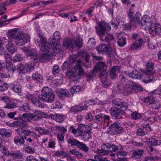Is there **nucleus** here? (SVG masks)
I'll list each match as a JSON object with an SVG mask.
<instances>
[{
    "label": "nucleus",
    "instance_id": "obj_63",
    "mask_svg": "<svg viewBox=\"0 0 161 161\" xmlns=\"http://www.w3.org/2000/svg\"><path fill=\"white\" fill-rule=\"evenodd\" d=\"M80 87L79 86H73L70 89V92L73 95L75 92L77 93L79 92Z\"/></svg>",
    "mask_w": 161,
    "mask_h": 161
},
{
    "label": "nucleus",
    "instance_id": "obj_29",
    "mask_svg": "<svg viewBox=\"0 0 161 161\" xmlns=\"http://www.w3.org/2000/svg\"><path fill=\"white\" fill-rule=\"evenodd\" d=\"M143 154V150L140 149H137L135 150L132 153L131 157L135 159L140 158Z\"/></svg>",
    "mask_w": 161,
    "mask_h": 161
},
{
    "label": "nucleus",
    "instance_id": "obj_1",
    "mask_svg": "<svg viewBox=\"0 0 161 161\" xmlns=\"http://www.w3.org/2000/svg\"><path fill=\"white\" fill-rule=\"evenodd\" d=\"M83 62V61L81 59H79L76 61L75 59L69 60L68 61H65L62 66V69L63 70L69 68L74 64L75 63L76 65L73 69H70L67 71L66 73L65 77L74 82H77L79 81L81 76L84 73L82 68L80 66V65H82Z\"/></svg>",
    "mask_w": 161,
    "mask_h": 161
},
{
    "label": "nucleus",
    "instance_id": "obj_27",
    "mask_svg": "<svg viewBox=\"0 0 161 161\" xmlns=\"http://www.w3.org/2000/svg\"><path fill=\"white\" fill-rule=\"evenodd\" d=\"M96 73L93 69L92 71L87 72L86 75L87 81L89 83L93 82L96 78Z\"/></svg>",
    "mask_w": 161,
    "mask_h": 161
},
{
    "label": "nucleus",
    "instance_id": "obj_5",
    "mask_svg": "<svg viewBox=\"0 0 161 161\" xmlns=\"http://www.w3.org/2000/svg\"><path fill=\"white\" fill-rule=\"evenodd\" d=\"M38 98L41 101L51 103L54 101L55 95L51 88L44 87L42 89L41 94L39 95Z\"/></svg>",
    "mask_w": 161,
    "mask_h": 161
},
{
    "label": "nucleus",
    "instance_id": "obj_42",
    "mask_svg": "<svg viewBox=\"0 0 161 161\" xmlns=\"http://www.w3.org/2000/svg\"><path fill=\"white\" fill-rule=\"evenodd\" d=\"M58 93V95L60 97L65 96L67 97H70V95L69 92L66 89H62L61 91H59Z\"/></svg>",
    "mask_w": 161,
    "mask_h": 161
},
{
    "label": "nucleus",
    "instance_id": "obj_43",
    "mask_svg": "<svg viewBox=\"0 0 161 161\" xmlns=\"http://www.w3.org/2000/svg\"><path fill=\"white\" fill-rule=\"evenodd\" d=\"M26 70V73L32 71L34 68L33 64L30 62L24 64Z\"/></svg>",
    "mask_w": 161,
    "mask_h": 161
},
{
    "label": "nucleus",
    "instance_id": "obj_47",
    "mask_svg": "<svg viewBox=\"0 0 161 161\" xmlns=\"http://www.w3.org/2000/svg\"><path fill=\"white\" fill-rule=\"evenodd\" d=\"M20 111L27 112L29 111L30 108L29 107V104L28 103H25L22 104L19 108Z\"/></svg>",
    "mask_w": 161,
    "mask_h": 161
},
{
    "label": "nucleus",
    "instance_id": "obj_60",
    "mask_svg": "<svg viewBox=\"0 0 161 161\" xmlns=\"http://www.w3.org/2000/svg\"><path fill=\"white\" fill-rule=\"evenodd\" d=\"M86 125H83L82 124H80L78 126V133L80 135H82L83 133V130H84Z\"/></svg>",
    "mask_w": 161,
    "mask_h": 161
},
{
    "label": "nucleus",
    "instance_id": "obj_34",
    "mask_svg": "<svg viewBox=\"0 0 161 161\" xmlns=\"http://www.w3.org/2000/svg\"><path fill=\"white\" fill-rule=\"evenodd\" d=\"M129 77L133 79H140L141 78L142 75L141 73L139 72L134 70L131 73H129L128 74Z\"/></svg>",
    "mask_w": 161,
    "mask_h": 161
},
{
    "label": "nucleus",
    "instance_id": "obj_12",
    "mask_svg": "<svg viewBox=\"0 0 161 161\" xmlns=\"http://www.w3.org/2000/svg\"><path fill=\"white\" fill-rule=\"evenodd\" d=\"M116 91L118 94H122L124 96H127L130 94V86H125L123 85L118 84L115 88Z\"/></svg>",
    "mask_w": 161,
    "mask_h": 161
},
{
    "label": "nucleus",
    "instance_id": "obj_57",
    "mask_svg": "<svg viewBox=\"0 0 161 161\" xmlns=\"http://www.w3.org/2000/svg\"><path fill=\"white\" fill-rule=\"evenodd\" d=\"M150 20L149 17L148 15H144L142 17L141 20L140 19V23L143 25V24L144 25L145 23H149Z\"/></svg>",
    "mask_w": 161,
    "mask_h": 161
},
{
    "label": "nucleus",
    "instance_id": "obj_59",
    "mask_svg": "<svg viewBox=\"0 0 161 161\" xmlns=\"http://www.w3.org/2000/svg\"><path fill=\"white\" fill-rule=\"evenodd\" d=\"M17 107L16 103H15L12 102L10 101L8 103L6 106L4 107V108H6L11 109Z\"/></svg>",
    "mask_w": 161,
    "mask_h": 161
},
{
    "label": "nucleus",
    "instance_id": "obj_20",
    "mask_svg": "<svg viewBox=\"0 0 161 161\" xmlns=\"http://www.w3.org/2000/svg\"><path fill=\"white\" fill-rule=\"evenodd\" d=\"M126 37L125 34L119 33L118 35L117 43L120 47H123L126 44Z\"/></svg>",
    "mask_w": 161,
    "mask_h": 161
},
{
    "label": "nucleus",
    "instance_id": "obj_2",
    "mask_svg": "<svg viewBox=\"0 0 161 161\" xmlns=\"http://www.w3.org/2000/svg\"><path fill=\"white\" fill-rule=\"evenodd\" d=\"M112 103L114 107V108H111L110 110L112 117L115 119L121 118L122 116L125 114V111L128 107V103L119 99H113Z\"/></svg>",
    "mask_w": 161,
    "mask_h": 161
},
{
    "label": "nucleus",
    "instance_id": "obj_35",
    "mask_svg": "<svg viewBox=\"0 0 161 161\" xmlns=\"http://www.w3.org/2000/svg\"><path fill=\"white\" fill-rule=\"evenodd\" d=\"M80 142L73 137L70 136L68 138L67 142L69 144H70L71 146H74L77 147Z\"/></svg>",
    "mask_w": 161,
    "mask_h": 161
},
{
    "label": "nucleus",
    "instance_id": "obj_54",
    "mask_svg": "<svg viewBox=\"0 0 161 161\" xmlns=\"http://www.w3.org/2000/svg\"><path fill=\"white\" fill-rule=\"evenodd\" d=\"M22 133L25 136H26L27 137L30 136L32 135H34L36 134L33 132L29 130L28 129H22L21 130Z\"/></svg>",
    "mask_w": 161,
    "mask_h": 161
},
{
    "label": "nucleus",
    "instance_id": "obj_15",
    "mask_svg": "<svg viewBox=\"0 0 161 161\" xmlns=\"http://www.w3.org/2000/svg\"><path fill=\"white\" fill-rule=\"evenodd\" d=\"M129 72L127 71H122L121 73L119 75V79L120 82L124 84H125L127 86H130V83L132 81V80H128L127 79V77L129 76Z\"/></svg>",
    "mask_w": 161,
    "mask_h": 161
},
{
    "label": "nucleus",
    "instance_id": "obj_48",
    "mask_svg": "<svg viewBox=\"0 0 161 161\" xmlns=\"http://www.w3.org/2000/svg\"><path fill=\"white\" fill-rule=\"evenodd\" d=\"M77 147L79 148V149L82 150V151L85 152V153L87 152L89 149V147L86 144L80 142Z\"/></svg>",
    "mask_w": 161,
    "mask_h": 161
},
{
    "label": "nucleus",
    "instance_id": "obj_9",
    "mask_svg": "<svg viewBox=\"0 0 161 161\" xmlns=\"http://www.w3.org/2000/svg\"><path fill=\"white\" fill-rule=\"evenodd\" d=\"M62 40L60 34L58 31H56L53 34V36H51L48 39V42L51 44L53 45L56 48Z\"/></svg>",
    "mask_w": 161,
    "mask_h": 161
},
{
    "label": "nucleus",
    "instance_id": "obj_32",
    "mask_svg": "<svg viewBox=\"0 0 161 161\" xmlns=\"http://www.w3.org/2000/svg\"><path fill=\"white\" fill-rule=\"evenodd\" d=\"M32 78L36 80L37 83H42L43 81L42 76L38 72H36L32 74Z\"/></svg>",
    "mask_w": 161,
    "mask_h": 161
},
{
    "label": "nucleus",
    "instance_id": "obj_22",
    "mask_svg": "<svg viewBox=\"0 0 161 161\" xmlns=\"http://www.w3.org/2000/svg\"><path fill=\"white\" fill-rule=\"evenodd\" d=\"M73 40L72 38L68 37L64 38L63 41V46L66 48L70 47L73 48L74 47Z\"/></svg>",
    "mask_w": 161,
    "mask_h": 161
},
{
    "label": "nucleus",
    "instance_id": "obj_51",
    "mask_svg": "<svg viewBox=\"0 0 161 161\" xmlns=\"http://www.w3.org/2000/svg\"><path fill=\"white\" fill-rule=\"evenodd\" d=\"M55 155L58 157L62 156L63 158H66L69 156V153L63 151H59L55 152Z\"/></svg>",
    "mask_w": 161,
    "mask_h": 161
},
{
    "label": "nucleus",
    "instance_id": "obj_21",
    "mask_svg": "<svg viewBox=\"0 0 161 161\" xmlns=\"http://www.w3.org/2000/svg\"><path fill=\"white\" fill-rule=\"evenodd\" d=\"M26 56L27 58L32 60L35 61H38V55L37 52L35 49H31L30 52L27 54H26Z\"/></svg>",
    "mask_w": 161,
    "mask_h": 161
},
{
    "label": "nucleus",
    "instance_id": "obj_25",
    "mask_svg": "<svg viewBox=\"0 0 161 161\" xmlns=\"http://www.w3.org/2000/svg\"><path fill=\"white\" fill-rule=\"evenodd\" d=\"M96 49L97 50L98 53L100 54L107 53L108 51L109 48L105 44H102L96 46Z\"/></svg>",
    "mask_w": 161,
    "mask_h": 161
},
{
    "label": "nucleus",
    "instance_id": "obj_13",
    "mask_svg": "<svg viewBox=\"0 0 161 161\" xmlns=\"http://www.w3.org/2000/svg\"><path fill=\"white\" fill-rule=\"evenodd\" d=\"M111 144L109 143H103L101 146V149H97V152L100 155H108L110 152Z\"/></svg>",
    "mask_w": 161,
    "mask_h": 161
},
{
    "label": "nucleus",
    "instance_id": "obj_31",
    "mask_svg": "<svg viewBox=\"0 0 161 161\" xmlns=\"http://www.w3.org/2000/svg\"><path fill=\"white\" fill-rule=\"evenodd\" d=\"M52 55H53L47 53H42L39 55H38V61H41V62H45L46 60L48 59L49 56Z\"/></svg>",
    "mask_w": 161,
    "mask_h": 161
},
{
    "label": "nucleus",
    "instance_id": "obj_58",
    "mask_svg": "<svg viewBox=\"0 0 161 161\" xmlns=\"http://www.w3.org/2000/svg\"><path fill=\"white\" fill-rule=\"evenodd\" d=\"M110 23L113 27L115 29H117L119 25V21L118 19H115L112 20Z\"/></svg>",
    "mask_w": 161,
    "mask_h": 161
},
{
    "label": "nucleus",
    "instance_id": "obj_55",
    "mask_svg": "<svg viewBox=\"0 0 161 161\" xmlns=\"http://www.w3.org/2000/svg\"><path fill=\"white\" fill-rule=\"evenodd\" d=\"M31 102L36 107L38 108L42 107V106L40 101L35 97L32 99Z\"/></svg>",
    "mask_w": 161,
    "mask_h": 161
},
{
    "label": "nucleus",
    "instance_id": "obj_10",
    "mask_svg": "<svg viewBox=\"0 0 161 161\" xmlns=\"http://www.w3.org/2000/svg\"><path fill=\"white\" fill-rule=\"evenodd\" d=\"M149 31L151 36L154 35V34L158 35H161V26L159 24L151 23L149 28Z\"/></svg>",
    "mask_w": 161,
    "mask_h": 161
},
{
    "label": "nucleus",
    "instance_id": "obj_23",
    "mask_svg": "<svg viewBox=\"0 0 161 161\" xmlns=\"http://www.w3.org/2000/svg\"><path fill=\"white\" fill-rule=\"evenodd\" d=\"M107 66L106 63L103 62H98L93 68V71L96 72L106 69Z\"/></svg>",
    "mask_w": 161,
    "mask_h": 161
},
{
    "label": "nucleus",
    "instance_id": "obj_37",
    "mask_svg": "<svg viewBox=\"0 0 161 161\" xmlns=\"http://www.w3.org/2000/svg\"><path fill=\"white\" fill-rule=\"evenodd\" d=\"M14 143L19 146L24 145L25 143L24 137L22 136L21 138H19L18 136H16L14 138Z\"/></svg>",
    "mask_w": 161,
    "mask_h": 161
},
{
    "label": "nucleus",
    "instance_id": "obj_18",
    "mask_svg": "<svg viewBox=\"0 0 161 161\" xmlns=\"http://www.w3.org/2000/svg\"><path fill=\"white\" fill-rule=\"evenodd\" d=\"M120 71V66L118 65L113 66L110 70V78L112 79L115 78Z\"/></svg>",
    "mask_w": 161,
    "mask_h": 161
},
{
    "label": "nucleus",
    "instance_id": "obj_49",
    "mask_svg": "<svg viewBox=\"0 0 161 161\" xmlns=\"http://www.w3.org/2000/svg\"><path fill=\"white\" fill-rule=\"evenodd\" d=\"M69 152L73 155L76 156L79 159H81L83 157V154L75 149H72L69 151Z\"/></svg>",
    "mask_w": 161,
    "mask_h": 161
},
{
    "label": "nucleus",
    "instance_id": "obj_36",
    "mask_svg": "<svg viewBox=\"0 0 161 161\" xmlns=\"http://www.w3.org/2000/svg\"><path fill=\"white\" fill-rule=\"evenodd\" d=\"M127 152L125 151H124V150H119V151L116 153V154L117 156L119 158L120 161H124L125 159L124 158H122V157L126 156L127 154Z\"/></svg>",
    "mask_w": 161,
    "mask_h": 161
},
{
    "label": "nucleus",
    "instance_id": "obj_26",
    "mask_svg": "<svg viewBox=\"0 0 161 161\" xmlns=\"http://www.w3.org/2000/svg\"><path fill=\"white\" fill-rule=\"evenodd\" d=\"M14 125L16 126H17L20 127V128L23 129V128L26 129L29 127L28 123L23 119H21L19 120H16L14 122Z\"/></svg>",
    "mask_w": 161,
    "mask_h": 161
},
{
    "label": "nucleus",
    "instance_id": "obj_11",
    "mask_svg": "<svg viewBox=\"0 0 161 161\" xmlns=\"http://www.w3.org/2000/svg\"><path fill=\"white\" fill-rule=\"evenodd\" d=\"M99 76L102 83V86L104 87H107L110 85V83L107 80L108 76L106 69L99 71Z\"/></svg>",
    "mask_w": 161,
    "mask_h": 161
},
{
    "label": "nucleus",
    "instance_id": "obj_24",
    "mask_svg": "<svg viewBox=\"0 0 161 161\" xmlns=\"http://www.w3.org/2000/svg\"><path fill=\"white\" fill-rule=\"evenodd\" d=\"M143 40L141 38L136 40L131 45L130 49L132 50H138L140 49L143 44Z\"/></svg>",
    "mask_w": 161,
    "mask_h": 161
},
{
    "label": "nucleus",
    "instance_id": "obj_46",
    "mask_svg": "<svg viewBox=\"0 0 161 161\" xmlns=\"http://www.w3.org/2000/svg\"><path fill=\"white\" fill-rule=\"evenodd\" d=\"M17 69L19 74H23L26 73L24 64H19L17 67Z\"/></svg>",
    "mask_w": 161,
    "mask_h": 161
},
{
    "label": "nucleus",
    "instance_id": "obj_62",
    "mask_svg": "<svg viewBox=\"0 0 161 161\" xmlns=\"http://www.w3.org/2000/svg\"><path fill=\"white\" fill-rule=\"evenodd\" d=\"M95 44L96 41L95 39L93 38H92L89 40L87 44L89 47L92 48L95 46Z\"/></svg>",
    "mask_w": 161,
    "mask_h": 161
},
{
    "label": "nucleus",
    "instance_id": "obj_8",
    "mask_svg": "<svg viewBox=\"0 0 161 161\" xmlns=\"http://www.w3.org/2000/svg\"><path fill=\"white\" fill-rule=\"evenodd\" d=\"M43 113L40 111L36 110L34 114H23L22 116L27 122H31V120H39L42 119L41 115Z\"/></svg>",
    "mask_w": 161,
    "mask_h": 161
},
{
    "label": "nucleus",
    "instance_id": "obj_4",
    "mask_svg": "<svg viewBox=\"0 0 161 161\" xmlns=\"http://www.w3.org/2000/svg\"><path fill=\"white\" fill-rule=\"evenodd\" d=\"M38 37L41 42V52L52 55L57 53V48L56 47L48 42L47 43V40L42 35H39Z\"/></svg>",
    "mask_w": 161,
    "mask_h": 161
},
{
    "label": "nucleus",
    "instance_id": "obj_50",
    "mask_svg": "<svg viewBox=\"0 0 161 161\" xmlns=\"http://www.w3.org/2000/svg\"><path fill=\"white\" fill-rule=\"evenodd\" d=\"M0 151L6 156H9V154H10L8 149L2 145L0 146Z\"/></svg>",
    "mask_w": 161,
    "mask_h": 161
},
{
    "label": "nucleus",
    "instance_id": "obj_28",
    "mask_svg": "<svg viewBox=\"0 0 161 161\" xmlns=\"http://www.w3.org/2000/svg\"><path fill=\"white\" fill-rule=\"evenodd\" d=\"M64 115H61L58 114H51V118L56 120V122L59 123L62 122L64 119Z\"/></svg>",
    "mask_w": 161,
    "mask_h": 161
},
{
    "label": "nucleus",
    "instance_id": "obj_14",
    "mask_svg": "<svg viewBox=\"0 0 161 161\" xmlns=\"http://www.w3.org/2000/svg\"><path fill=\"white\" fill-rule=\"evenodd\" d=\"M141 14L139 12L136 13L135 15L134 18L129 20V24L126 26L128 29H130L131 26L136 27L140 23Z\"/></svg>",
    "mask_w": 161,
    "mask_h": 161
},
{
    "label": "nucleus",
    "instance_id": "obj_17",
    "mask_svg": "<svg viewBox=\"0 0 161 161\" xmlns=\"http://www.w3.org/2000/svg\"><path fill=\"white\" fill-rule=\"evenodd\" d=\"M130 94L132 93H137L142 92L143 88L140 85H137L132 81L130 85Z\"/></svg>",
    "mask_w": 161,
    "mask_h": 161
},
{
    "label": "nucleus",
    "instance_id": "obj_30",
    "mask_svg": "<svg viewBox=\"0 0 161 161\" xmlns=\"http://www.w3.org/2000/svg\"><path fill=\"white\" fill-rule=\"evenodd\" d=\"M0 135L3 137L8 138L11 135V131L9 129H0Z\"/></svg>",
    "mask_w": 161,
    "mask_h": 161
},
{
    "label": "nucleus",
    "instance_id": "obj_33",
    "mask_svg": "<svg viewBox=\"0 0 161 161\" xmlns=\"http://www.w3.org/2000/svg\"><path fill=\"white\" fill-rule=\"evenodd\" d=\"M6 48L7 50L12 54L16 52L17 47L11 42H9Z\"/></svg>",
    "mask_w": 161,
    "mask_h": 161
},
{
    "label": "nucleus",
    "instance_id": "obj_6",
    "mask_svg": "<svg viewBox=\"0 0 161 161\" xmlns=\"http://www.w3.org/2000/svg\"><path fill=\"white\" fill-rule=\"evenodd\" d=\"M97 34L101 39L103 38L105 35V31H109L111 29V27L108 24L103 21H101L97 26L95 27Z\"/></svg>",
    "mask_w": 161,
    "mask_h": 161
},
{
    "label": "nucleus",
    "instance_id": "obj_52",
    "mask_svg": "<svg viewBox=\"0 0 161 161\" xmlns=\"http://www.w3.org/2000/svg\"><path fill=\"white\" fill-rule=\"evenodd\" d=\"M9 43L8 40L5 37H3L0 39V46L3 47H6Z\"/></svg>",
    "mask_w": 161,
    "mask_h": 161
},
{
    "label": "nucleus",
    "instance_id": "obj_41",
    "mask_svg": "<svg viewBox=\"0 0 161 161\" xmlns=\"http://www.w3.org/2000/svg\"><path fill=\"white\" fill-rule=\"evenodd\" d=\"M74 47H81L83 46L82 41L80 39L79 36H76V39L73 40Z\"/></svg>",
    "mask_w": 161,
    "mask_h": 161
},
{
    "label": "nucleus",
    "instance_id": "obj_61",
    "mask_svg": "<svg viewBox=\"0 0 161 161\" xmlns=\"http://www.w3.org/2000/svg\"><path fill=\"white\" fill-rule=\"evenodd\" d=\"M9 5V3H8V1L1 3L0 5V11L2 12L3 10H6L7 8L5 6Z\"/></svg>",
    "mask_w": 161,
    "mask_h": 161
},
{
    "label": "nucleus",
    "instance_id": "obj_16",
    "mask_svg": "<svg viewBox=\"0 0 161 161\" xmlns=\"http://www.w3.org/2000/svg\"><path fill=\"white\" fill-rule=\"evenodd\" d=\"M103 41L106 42L108 45L111 47H114L116 40L115 38L112 34H107L105 37Z\"/></svg>",
    "mask_w": 161,
    "mask_h": 161
},
{
    "label": "nucleus",
    "instance_id": "obj_40",
    "mask_svg": "<svg viewBox=\"0 0 161 161\" xmlns=\"http://www.w3.org/2000/svg\"><path fill=\"white\" fill-rule=\"evenodd\" d=\"M154 69V62L149 60L146 64V69L148 72L152 71Z\"/></svg>",
    "mask_w": 161,
    "mask_h": 161
},
{
    "label": "nucleus",
    "instance_id": "obj_38",
    "mask_svg": "<svg viewBox=\"0 0 161 161\" xmlns=\"http://www.w3.org/2000/svg\"><path fill=\"white\" fill-rule=\"evenodd\" d=\"M149 145L158 146L161 144V140H158L155 138H151L148 142Z\"/></svg>",
    "mask_w": 161,
    "mask_h": 161
},
{
    "label": "nucleus",
    "instance_id": "obj_56",
    "mask_svg": "<svg viewBox=\"0 0 161 161\" xmlns=\"http://www.w3.org/2000/svg\"><path fill=\"white\" fill-rule=\"evenodd\" d=\"M29 136V137H28V136H24V140H26L29 142H31L37 138V136L36 134H35Z\"/></svg>",
    "mask_w": 161,
    "mask_h": 161
},
{
    "label": "nucleus",
    "instance_id": "obj_45",
    "mask_svg": "<svg viewBox=\"0 0 161 161\" xmlns=\"http://www.w3.org/2000/svg\"><path fill=\"white\" fill-rule=\"evenodd\" d=\"M35 130L39 132V133L42 135L48 134L49 133L50 130L41 127H36Z\"/></svg>",
    "mask_w": 161,
    "mask_h": 161
},
{
    "label": "nucleus",
    "instance_id": "obj_39",
    "mask_svg": "<svg viewBox=\"0 0 161 161\" xmlns=\"http://www.w3.org/2000/svg\"><path fill=\"white\" fill-rule=\"evenodd\" d=\"M21 86L19 83L14 82L11 87L12 90L15 92L19 93L21 91Z\"/></svg>",
    "mask_w": 161,
    "mask_h": 161
},
{
    "label": "nucleus",
    "instance_id": "obj_7",
    "mask_svg": "<svg viewBox=\"0 0 161 161\" xmlns=\"http://www.w3.org/2000/svg\"><path fill=\"white\" fill-rule=\"evenodd\" d=\"M109 133L112 135H114L123 132L124 130L122 126L121 123L116 121L111 124L109 128Z\"/></svg>",
    "mask_w": 161,
    "mask_h": 161
},
{
    "label": "nucleus",
    "instance_id": "obj_53",
    "mask_svg": "<svg viewBox=\"0 0 161 161\" xmlns=\"http://www.w3.org/2000/svg\"><path fill=\"white\" fill-rule=\"evenodd\" d=\"M144 101L148 105L152 104L155 102V100L152 97H148L144 98Z\"/></svg>",
    "mask_w": 161,
    "mask_h": 161
},
{
    "label": "nucleus",
    "instance_id": "obj_44",
    "mask_svg": "<svg viewBox=\"0 0 161 161\" xmlns=\"http://www.w3.org/2000/svg\"><path fill=\"white\" fill-rule=\"evenodd\" d=\"M5 66L6 69L10 73L13 74L16 70V67L15 65L10 63L7 64Z\"/></svg>",
    "mask_w": 161,
    "mask_h": 161
},
{
    "label": "nucleus",
    "instance_id": "obj_19",
    "mask_svg": "<svg viewBox=\"0 0 161 161\" xmlns=\"http://www.w3.org/2000/svg\"><path fill=\"white\" fill-rule=\"evenodd\" d=\"M9 156L14 159H22L24 157V154L20 150L12 151L9 154Z\"/></svg>",
    "mask_w": 161,
    "mask_h": 161
},
{
    "label": "nucleus",
    "instance_id": "obj_64",
    "mask_svg": "<svg viewBox=\"0 0 161 161\" xmlns=\"http://www.w3.org/2000/svg\"><path fill=\"white\" fill-rule=\"evenodd\" d=\"M136 133L138 135L141 136H144L147 134V132L145 131L143 128H139L137 130Z\"/></svg>",
    "mask_w": 161,
    "mask_h": 161
},
{
    "label": "nucleus",
    "instance_id": "obj_3",
    "mask_svg": "<svg viewBox=\"0 0 161 161\" xmlns=\"http://www.w3.org/2000/svg\"><path fill=\"white\" fill-rule=\"evenodd\" d=\"M8 35L10 38L14 40V41L16 45L19 46H22L30 42L29 37L25 36L21 30L19 28H15L9 31Z\"/></svg>",
    "mask_w": 161,
    "mask_h": 161
}]
</instances>
